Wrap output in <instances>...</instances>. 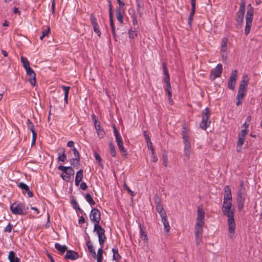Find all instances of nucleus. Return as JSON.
<instances>
[{
	"label": "nucleus",
	"instance_id": "f3484780",
	"mask_svg": "<svg viewBox=\"0 0 262 262\" xmlns=\"http://www.w3.org/2000/svg\"><path fill=\"white\" fill-rule=\"evenodd\" d=\"M79 257L78 253L73 250H67L64 258L72 260H76Z\"/></svg>",
	"mask_w": 262,
	"mask_h": 262
},
{
	"label": "nucleus",
	"instance_id": "473e14b6",
	"mask_svg": "<svg viewBox=\"0 0 262 262\" xmlns=\"http://www.w3.org/2000/svg\"><path fill=\"white\" fill-rule=\"evenodd\" d=\"M102 246H101V247L98 250L97 253V262H102V259H103V256L102 254L103 252V250L102 249Z\"/></svg>",
	"mask_w": 262,
	"mask_h": 262
},
{
	"label": "nucleus",
	"instance_id": "e433bc0d",
	"mask_svg": "<svg viewBox=\"0 0 262 262\" xmlns=\"http://www.w3.org/2000/svg\"><path fill=\"white\" fill-rule=\"evenodd\" d=\"M27 76L28 77V80L30 81V84L33 86H35L36 84V74H34V75L32 74V76Z\"/></svg>",
	"mask_w": 262,
	"mask_h": 262
},
{
	"label": "nucleus",
	"instance_id": "0eeeda50",
	"mask_svg": "<svg viewBox=\"0 0 262 262\" xmlns=\"http://www.w3.org/2000/svg\"><path fill=\"white\" fill-rule=\"evenodd\" d=\"M228 39L227 37H224L221 42L220 53L223 61H226L227 59V43Z\"/></svg>",
	"mask_w": 262,
	"mask_h": 262
},
{
	"label": "nucleus",
	"instance_id": "37998d69",
	"mask_svg": "<svg viewBox=\"0 0 262 262\" xmlns=\"http://www.w3.org/2000/svg\"><path fill=\"white\" fill-rule=\"evenodd\" d=\"M245 95V92L243 91H238V94L236 96V99L237 100H242L244 96Z\"/></svg>",
	"mask_w": 262,
	"mask_h": 262
},
{
	"label": "nucleus",
	"instance_id": "4468645a",
	"mask_svg": "<svg viewBox=\"0 0 262 262\" xmlns=\"http://www.w3.org/2000/svg\"><path fill=\"white\" fill-rule=\"evenodd\" d=\"M246 194L238 193L237 195V208L239 211H242L244 207Z\"/></svg>",
	"mask_w": 262,
	"mask_h": 262
},
{
	"label": "nucleus",
	"instance_id": "de8ad7c7",
	"mask_svg": "<svg viewBox=\"0 0 262 262\" xmlns=\"http://www.w3.org/2000/svg\"><path fill=\"white\" fill-rule=\"evenodd\" d=\"M21 208H22V211L23 212V215L26 214L29 210V207L27 205H26L24 204H21Z\"/></svg>",
	"mask_w": 262,
	"mask_h": 262
},
{
	"label": "nucleus",
	"instance_id": "8fccbe9b",
	"mask_svg": "<svg viewBox=\"0 0 262 262\" xmlns=\"http://www.w3.org/2000/svg\"><path fill=\"white\" fill-rule=\"evenodd\" d=\"M154 199L156 205L161 204V199L157 194L154 195Z\"/></svg>",
	"mask_w": 262,
	"mask_h": 262
},
{
	"label": "nucleus",
	"instance_id": "c85d7f7f",
	"mask_svg": "<svg viewBox=\"0 0 262 262\" xmlns=\"http://www.w3.org/2000/svg\"><path fill=\"white\" fill-rule=\"evenodd\" d=\"M162 67H163L164 74L165 76L164 80H169L170 79L169 75L168 72V70H167V69L166 67V64L165 62H163L162 63Z\"/></svg>",
	"mask_w": 262,
	"mask_h": 262
},
{
	"label": "nucleus",
	"instance_id": "393cba45",
	"mask_svg": "<svg viewBox=\"0 0 262 262\" xmlns=\"http://www.w3.org/2000/svg\"><path fill=\"white\" fill-rule=\"evenodd\" d=\"M245 140V138L238 136V141L237 142V151L240 152L242 149V147Z\"/></svg>",
	"mask_w": 262,
	"mask_h": 262
},
{
	"label": "nucleus",
	"instance_id": "412c9836",
	"mask_svg": "<svg viewBox=\"0 0 262 262\" xmlns=\"http://www.w3.org/2000/svg\"><path fill=\"white\" fill-rule=\"evenodd\" d=\"M136 3L137 6V11L139 14L140 16L142 17L144 7V0L140 1Z\"/></svg>",
	"mask_w": 262,
	"mask_h": 262
},
{
	"label": "nucleus",
	"instance_id": "c756f323",
	"mask_svg": "<svg viewBox=\"0 0 262 262\" xmlns=\"http://www.w3.org/2000/svg\"><path fill=\"white\" fill-rule=\"evenodd\" d=\"M116 18L118 21H119L121 24L123 23V16L121 14L120 8H117L116 10Z\"/></svg>",
	"mask_w": 262,
	"mask_h": 262
},
{
	"label": "nucleus",
	"instance_id": "4c0bfd02",
	"mask_svg": "<svg viewBox=\"0 0 262 262\" xmlns=\"http://www.w3.org/2000/svg\"><path fill=\"white\" fill-rule=\"evenodd\" d=\"M21 61L23 63V66L25 69L30 67L29 62L26 57H21Z\"/></svg>",
	"mask_w": 262,
	"mask_h": 262
},
{
	"label": "nucleus",
	"instance_id": "6e6d98bb",
	"mask_svg": "<svg viewBox=\"0 0 262 262\" xmlns=\"http://www.w3.org/2000/svg\"><path fill=\"white\" fill-rule=\"evenodd\" d=\"M75 158H80V155L77 149L75 147L72 149Z\"/></svg>",
	"mask_w": 262,
	"mask_h": 262
},
{
	"label": "nucleus",
	"instance_id": "aec40b11",
	"mask_svg": "<svg viewBox=\"0 0 262 262\" xmlns=\"http://www.w3.org/2000/svg\"><path fill=\"white\" fill-rule=\"evenodd\" d=\"M140 237L145 242H147L148 238L145 232V229L143 224L139 225Z\"/></svg>",
	"mask_w": 262,
	"mask_h": 262
},
{
	"label": "nucleus",
	"instance_id": "774afa93",
	"mask_svg": "<svg viewBox=\"0 0 262 262\" xmlns=\"http://www.w3.org/2000/svg\"><path fill=\"white\" fill-rule=\"evenodd\" d=\"M164 82L165 83L166 86V90H170L171 89V85H170V79L164 80Z\"/></svg>",
	"mask_w": 262,
	"mask_h": 262
},
{
	"label": "nucleus",
	"instance_id": "0e129e2a",
	"mask_svg": "<svg viewBox=\"0 0 262 262\" xmlns=\"http://www.w3.org/2000/svg\"><path fill=\"white\" fill-rule=\"evenodd\" d=\"M67 172H68L69 175L74 176V170L72 167L68 166V169H67Z\"/></svg>",
	"mask_w": 262,
	"mask_h": 262
},
{
	"label": "nucleus",
	"instance_id": "20e7f679",
	"mask_svg": "<svg viewBox=\"0 0 262 262\" xmlns=\"http://www.w3.org/2000/svg\"><path fill=\"white\" fill-rule=\"evenodd\" d=\"M253 8L251 4L247 6V11L246 15V26L245 28V33L247 35L250 31L252 22L253 17Z\"/></svg>",
	"mask_w": 262,
	"mask_h": 262
},
{
	"label": "nucleus",
	"instance_id": "49530a36",
	"mask_svg": "<svg viewBox=\"0 0 262 262\" xmlns=\"http://www.w3.org/2000/svg\"><path fill=\"white\" fill-rule=\"evenodd\" d=\"M95 157L96 160L98 162L99 165L102 167V159L98 152H95Z\"/></svg>",
	"mask_w": 262,
	"mask_h": 262
},
{
	"label": "nucleus",
	"instance_id": "a211bd4d",
	"mask_svg": "<svg viewBox=\"0 0 262 262\" xmlns=\"http://www.w3.org/2000/svg\"><path fill=\"white\" fill-rule=\"evenodd\" d=\"M224 201H232L231 189L228 185L224 187Z\"/></svg>",
	"mask_w": 262,
	"mask_h": 262
},
{
	"label": "nucleus",
	"instance_id": "b1692460",
	"mask_svg": "<svg viewBox=\"0 0 262 262\" xmlns=\"http://www.w3.org/2000/svg\"><path fill=\"white\" fill-rule=\"evenodd\" d=\"M55 248L61 253L63 254L66 251H67V247L65 245H61L59 243H55Z\"/></svg>",
	"mask_w": 262,
	"mask_h": 262
},
{
	"label": "nucleus",
	"instance_id": "5701e85b",
	"mask_svg": "<svg viewBox=\"0 0 262 262\" xmlns=\"http://www.w3.org/2000/svg\"><path fill=\"white\" fill-rule=\"evenodd\" d=\"M245 13L237 12V18H236V23L237 25L241 27L242 25L243 20H244V16Z\"/></svg>",
	"mask_w": 262,
	"mask_h": 262
},
{
	"label": "nucleus",
	"instance_id": "cd10ccee",
	"mask_svg": "<svg viewBox=\"0 0 262 262\" xmlns=\"http://www.w3.org/2000/svg\"><path fill=\"white\" fill-rule=\"evenodd\" d=\"M86 246L88 247L89 251L93 254V257H95L96 256L95 250L93 246L92 243L90 241H89L86 242Z\"/></svg>",
	"mask_w": 262,
	"mask_h": 262
},
{
	"label": "nucleus",
	"instance_id": "a18cd8bd",
	"mask_svg": "<svg viewBox=\"0 0 262 262\" xmlns=\"http://www.w3.org/2000/svg\"><path fill=\"white\" fill-rule=\"evenodd\" d=\"M65 174H64L63 173H62L61 174V177L62 178V179L64 180V181H66L67 182H69L70 180V179H71V176L70 175H69L68 174V172H65L64 173Z\"/></svg>",
	"mask_w": 262,
	"mask_h": 262
},
{
	"label": "nucleus",
	"instance_id": "69168bd1",
	"mask_svg": "<svg viewBox=\"0 0 262 262\" xmlns=\"http://www.w3.org/2000/svg\"><path fill=\"white\" fill-rule=\"evenodd\" d=\"M58 169L62 171L64 173L67 172L68 167L60 165L58 167Z\"/></svg>",
	"mask_w": 262,
	"mask_h": 262
},
{
	"label": "nucleus",
	"instance_id": "bb28decb",
	"mask_svg": "<svg viewBox=\"0 0 262 262\" xmlns=\"http://www.w3.org/2000/svg\"><path fill=\"white\" fill-rule=\"evenodd\" d=\"M238 193H241V194H247V191L246 190V188L244 186V182L243 180H241L239 183V186L238 188Z\"/></svg>",
	"mask_w": 262,
	"mask_h": 262
},
{
	"label": "nucleus",
	"instance_id": "ea45409f",
	"mask_svg": "<svg viewBox=\"0 0 262 262\" xmlns=\"http://www.w3.org/2000/svg\"><path fill=\"white\" fill-rule=\"evenodd\" d=\"M27 127L29 129H30L31 132H34L35 131V128L34 124L30 120V119L27 120Z\"/></svg>",
	"mask_w": 262,
	"mask_h": 262
},
{
	"label": "nucleus",
	"instance_id": "864d4df0",
	"mask_svg": "<svg viewBox=\"0 0 262 262\" xmlns=\"http://www.w3.org/2000/svg\"><path fill=\"white\" fill-rule=\"evenodd\" d=\"M160 216L161 217V221L163 223V224L164 223H166V222H168L167 216V215H166V213H163L162 214H160Z\"/></svg>",
	"mask_w": 262,
	"mask_h": 262
},
{
	"label": "nucleus",
	"instance_id": "9d476101",
	"mask_svg": "<svg viewBox=\"0 0 262 262\" xmlns=\"http://www.w3.org/2000/svg\"><path fill=\"white\" fill-rule=\"evenodd\" d=\"M108 2V6H109V18L110 21V26L111 28L112 32L113 35V37L116 41H117L116 39V34L115 32V27L113 21V7L112 5V2L111 0H107Z\"/></svg>",
	"mask_w": 262,
	"mask_h": 262
},
{
	"label": "nucleus",
	"instance_id": "6e6552de",
	"mask_svg": "<svg viewBox=\"0 0 262 262\" xmlns=\"http://www.w3.org/2000/svg\"><path fill=\"white\" fill-rule=\"evenodd\" d=\"M204 224H201L199 223H196L195 226V237L196 243L199 245L202 239L203 227Z\"/></svg>",
	"mask_w": 262,
	"mask_h": 262
},
{
	"label": "nucleus",
	"instance_id": "a19ab883",
	"mask_svg": "<svg viewBox=\"0 0 262 262\" xmlns=\"http://www.w3.org/2000/svg\"><path fill=\"white\" fill-rule=\"evenodd\" d=\"M129 37L132 39L135 38L137 36V31L130 29L128 31Z\"/></svg>",
	"mask_w": 262,
	"mask_h": 262
},
{
	"label": "nucleus",
	"instance_id": "13d9d810",
	"mask_svg": "<svg viewBox=\"0 0 262 262\" xmlns=\"http://www.w3.org/2000/svg\"><path fill=\"white\" fill-rule=\"evenodd\" d=\"M163 224L164 225L165 231L166 232H168L170 229L168 221L166 223H164Z\"/></svg>",
	"mask_w": 262,
	"mask_h": 262
},
{
	"label": "nucleus",
	"instance_id": "4be33fe9",
	"mask_svg": "<svg viewBox=\"0 0 262 262\" xmlns=\"http://www.w3.org/2000/svg\"><path fill=\"white\" fill-rule=\"evenodd\" d=\"M8 259L10 262H20V259L15 256V253L13 251L9 252Z\"/></svg>",
	"mask_w": 262,
	"mask_h": 262
},
{
	"label": "nucleus",
	"instance_id": "ddd939ff",
	"mask_svg": "<svg viewBox=\"0 0 262 262\" xmlns=\"http://www.w3.org/2000/svg\"><path fill=\"white\" fill-rule=\"evenodd\" d=\"M10 208L13 214L15 215H23L22 208H21V203L15 202L11 205Z\"/></svg>",
	"mask_w": 262,
	"mask_h": 262
},
{
	"label": "nucleus",
	"instance_id": "3c124183",
	"mask_svg": "<svg viewBox=\"0 0 262 262\" xmlns=\"http://www.w3.org/2000/svg\"><path fill=\"white\" fill-rule=\"evenodd\" d=\"M26 71L27 76H32V74L34 75L35 74L34 71L33 70L32 68L28 67V68L25 69Z\"/></svg>",
	"mask_w": 262,
	"mask_h": 262
},
{
	"label": "nucleus",
	"instance_id": "052dcab7",
	"mask_svg": "<svg viewBox=\"0 0 262 262\" xmlns=\"http://www.w3.org/2000/svg\"><path fill=\"white\" fill-rule=\"evenodd\" d=\"M191 5L192 8H191V12L190 13V15L194 16V15L195 14V12L196 3H191Z\"/></svg>",
	"mask_w": 262,
	"mask_h": 262
},
{
	"label": "nucleus",
	"instance_id": "dca6fc26",
	"mask_svg": "<svg viewBox=\"0 0 262 262\" xmlns=\"http://www.w3.org/2000/svg\"><path fill=\"white\" fill-rule=\"evenodd\" d=\"M249 82V78L247 75H244L243 77V79L239 84V89L238 91L245 92L246 91L247 85Z\"/></svg>",
	"mask_w": 262,
	"mask_h": 262
},
{
	"label": "nucleus",
	"instance_id": "7c9ffc66",
	"mask_svg": "<svg viewBox=\"0 0 262 262\" xmlns=\"http://www.w3.org/2000/svg\"><path fill=\"white\" fill-rule=\"evenodd\" d=\"M71 204L76 211H79L81 213L83 212V210L80 208L77 201L74 199L71 200Z\"/></svg>",
	"mask_w": 262,
	"mask_h": 262
},
{
	"label": "nucleus",
	"instance_id": "1a4fd4ad",
	"mask_svg": "<svg viewBox=\"0 0 262 262\" xmlns=\"http://www.w3.org/2000/svg\"><path fill=\"white\" fill-rule=\"evenodd\" d=\"M223 71V66L221 63H219L213 69L210 74V79L213 81L216 78L220 77Z\"/></svg>",
	"mask_w": 262,
	"mask_h": 262
},
{
	"label": "nucleus",
	"instance_id": "58836bf2",
	"mask_svg": "<svg viewBox=\"0 0 262 262\" xmlns=\"http://www.w3.org/2000/svg\"><path fill=\"white\" fill-rule=\"evenodd\" d=\"M50 32V28L48 26L46 29H43L42 31V35L40 37V39L42 40L45 36H47Z\"/></svg>",
	"mask_w": 262,
	"mask_h": 262
},
{
	"label": "nucleus",
	"instance_id": "c03bdc74",
	"mask_svg": "<svg viewBox=\"0 0 262 262\" xmlns=\"http://www.w3.org/2000/svg\"><path fill=\"white\" fill-rule=\"evenodd\" d=\"M245 1L242 0L240 4L239 10L238 12L245 13Z\"/></svg>",
	"mask_w": 262,
	"mask_h": 262
},
{
	"label": "nucleus",
	"instance_id": "9b49d317",
	"mask_svg": "<svg viewBox=\"0 0 262 262\" xmlns=\"http://www.w3.org/2000/svg\"><path fill=\"white\" fill-rule=\"evenodd\" d=\"M237 71L236 70H233L230 75L228 82V88L231 90H234L235 82L237 79Z\"/></svg>",
	"mask_w": 262,
	"mask_h": 262
},
{
	"label": "nucleus",
	"instance_id": "4d7b16f0",
	"mask_svg": "<svg viewBox=\"0 0 262 262\" xmlns=\"http://www.w3.org/2000/svg\"><path fill=\"white\" fill-rule=\"evenodd\" d=\"M163 164L165 167L167 166V163H168V157L166 154H163Z\"/></svg>",
	"mask_w": 262,
	"mask_h": 262
},
{
	"label": "nucleus",
	"instance_id": "f8f14e48",
	"mask_svg": "<svg viewBox=\"0 0 262 262\" xmlns=\"http://www.w3.org/2000/svg\"><path fill=\"white\" fill-rule=\"evenodd\" d=\"M91 23L93 27L94 31L96 33L99 37H100L101 33L99 30V27L95 15L93 13L90 15Z\"/></svg>",
	"mask_w": 262,
	"mask_h": 262
},
{
	"label": "nucleus",
	"instance_id": "c9c22d12",
	"mask_svg": "<svg viewBox=\"0 0 262 262\" xmlns=\"http://www.w3.org/2000/svg\"><path fill=\"white\" fill-rule=\"evenodd\" d=\"M85 199L86 201L91 205H94L95 204V201L93 200L91 194H86L85 196Z\"/></svg>",
	"mask_w": 262,
	"mask_h": 262
},
{
	"label": "nucleus",
	"instance_id": "39448f33",
	"mask_svg": "<svg viewBox=\"0 0 262 262\" xmlns=\"http://www.w3.org/2000/svg\"><path fill=\"white\" fill-rule=\"evenodd\" d=\"M210 116V112L209 108L208 107L205 108L203 111L202 120L200 124V126L202 129L206 130L209 126L211 123L210 121L208 120Z\"/></svg>",
	"mask_w": 262,
	"mask_h": 262
},
{
	"label": "nucleus",
	"instance_id": "f03ea898",
	"mask_svg": "<svg viewBox=\"0 0 262 262\" xmlns=\"http://www.w3.org/2000/svg\"><path fill=\"white\" fill-rule=\"evenodd\" d=\"M224 215L228 217L227 223L229 236L232 238L235 233V224L234 219V208L232 206V201H224L222 207Z\"/></svg>",
	"mask_w": 262,
	"mask_h": 262
},
{
	"label": "nucleus",
	"instance_id": "338daca9",
	"mask_svg": "<svg viewBox=\"0 0 262 262\" xmlns=\"http://www.w3.org/2000/svg\"><path fill=\"white\" fill-rule=\"evenodd\" d=\"M32 145L35 144L36 137H37V134L35 132H32Z\"/></svg>",
	"mask_w": 262,
	"mask_h": 262
},
{
	"label": "nucleus",
	"instance_id": "f257e3e1",
	"mask_svg": "<svg viewBox=\"0 0 262 262\" xmlns=\"http://www.w3.org/2000/svg\"><path fill=\"white\" fill-rule=\"evenodd\" d=\"M90 217L91 221L94 223V230L96 232L98 236L99 244L102 246L106 239V237L105 235V230L99 225L101 213L98 209L94 208L92 209Z\"/></svg>",
	"mask_w": 262,
	"mask_h": 262
},
{
	"label": "nucleus",
	"instance_id": "e2e57ef3",
	"mask_svg": "<svg viewBox=\"0 0 262 262\" xmlns=\"http://www.w3.org/2000/svg\"><path fill=\"white\" fill-rule=\"evenodd\" d=\"M61 88L64 92V95H69L70 86L62 85Z\"/></svg>",
	"mask_w": 262,
	"mask_h": 262
},
{
	"label": "nucleus",
	"instance_id": "603ef678",
	"mask_svg": "<svg viewBox=\"0 0 262 262\" xmlns=\"http://www.w3.org/2000/svg\"><path fill=\"white\" fill-rule=\"evenodd\" d=\"M248 129H244L238 134V136L245 138L246 136L248 134Z\"/></svg>",
	"mask_w": 262,
	"mask_h": 262
},
{
	"label": "nucleus",
	"instance_id": "bf43d9fd",
	"mask_svg": "<svg viewBox=\"0 0 262 262\" xmlns=\"http://www.w3.org/2000/svg\"><path fill=\"white\" fill-rule=\"evenodd\" d=\"M12 227H13V226L10 223H9L4 229L5 232H9V233L11 232Z\"/></svg>",
	"mask_w": 262,
	"mask_h": 262
},
{
	"label": "nucleus",
	"instance_id": "2f4dec72",
	"mask_svg": "<svg viewBox=\"0 0 262 262\" xmlns=\"http://www.w3.org/2000/svg\"><path fill=\"white\" fill-rule=\"evenodd\" d=\"M80 158H75L70 159V162L71 166H73L74 167H78L79 165Z\"/></svg>",
	"mask_w": 262,
	"mask_h": 262
},
{
	"label": "nucleus",
	"instance_id": "a878e982",
	"mask_svg": "<svg viewBox=\"0 0 262 262\" xmlns=\"http://www.w3.org/2000/svg\"><path fill=\"white\" fill-rule=\"evenodd\" d=\"M112 252L113 253V260H116V261H119L121 257L118 253V250L117 248H113L112 249Z\"/></svg>",
	"mask_w": 262,
	"mask_h": 262
},
{
	"label": "nucleus",
	"instance_id": "423d86ee",
	"mask_svg": "<svg viewBox=\"0 0 262 262\" xmlns=\"http://www.w3.org/2000/svg\"><path fill=\"white\" fill-rule=\"evenodd\" d=\"M113 129H114V135L115 136V138L116 140V142L117 143V145H118L119 150L123 156L126 157V156L127 155V152L126 150L124 149V146L123 145V142H122V138L120 136L118 130L116 129L115 126H114Z\"/></svg>",
	"mask_w": 262,
	"mask_h": 262
},
{
	"label": "nucleus",
	"instance_id": "680f3d73",
	"mask_svg": "<svg viewBox=\"0 0 262 262\" xmlns=\"http://www.w3.org/2000/svg\"><path fill=\"white\" fill-rule=\"evenodd\" d=\"M124 188L128 191V192L132 195V196H134L135 195V193L132 191L130 188H129V187L125 184L124 183Z\"/></svg>",
	"mask_w": 262,
	"mask_h": 262
},
{
	"label": "nucleus",
	"instance_id": "5fc2aeb1",
	"mask_svg": "<svg viewBox=\"0 0 262 262\" xmlns=\"http://www.w3.org/2000/svg\"><path fill=\"white\" fill-rule=\"evenodd\" d=\"M97 133L100 138H103L105 134L103 129H99V130L97 132Z\"/></svg>",
	"mask_w": 262,
	"mask_h": 262
},
{
	"label": "nucleus",
	"instance_id": "72a5a7b5",
	"mask_svg": "<svg viewBox=\"0 0 262 262\" xmlns=\"http://www.w3.org/2000/svg\"><path fill=\"white\" fill-rule=\"evenodd\" d=\"M109 148H110V154H111V156L113 157H115L116 156V151L115 146L112 142L110 143Z\"/></svg>",
	"mask_w": 262,
	"mask_h": 262
},
{
	"label": "nucleus",
	"instance_id": "6ab92c4d",
	"mask_svg": "<svg viewBox=\"0 0 262 262\" xmlns=\"http://www.w3.org/2000/svg\"><path fill=\"white\" fill-rule=\"evenodd\" d=\"M18 186L21 189L25 190L29 198L33 197V192L30 190L29 186L23 182H20L18 184Z\"/></svg>",
	"mask_w": 262,
	"mask_h": 262
},
{
	"label": "nucleus",
	"instance_id": "09e8293b",
	"mask_svg": "<svg viewBox=\"0 0 262 262\" xmlns=\"http://www.w3.org/2000/svg\"><path fill=\"white\" fill-rule=\"evenodd\" d=\"M66 159H67V156H66V154L64 153V150H63L62 154L59 156V157H58V160L59 161L64 162Z\"/></svg>",
	"mask_w": 262,
	"mask_h": 262
},
{
	"label": "nucleus",
	"instance_id": "2eb2a0df",
	"mask_svg": "<svg viewBox=\"0 0 262 262\" xmlns=\"http://www.w3.org/2000/svg\"><path fill=\"white\" fill-rule=\"evenodd\" d=\"M205 212L203 208L199 207L197 210L196 223L204 224Z\"/></svg>",
	"mask_w": 262,
	"mask_h": 262
},
{
	"label": "nucleus",
	"instance_id": "f704fd0d",
	"mask_svg": "<svg viewBox=\"0 0 262 262\" xmlns=\"http://www.w3.org/2000/svg\"><path fill=\"white\" fill-rule=\"evenodd\" d=\"M156 208L157 211L159 212V214L166 213L164 210L163 205L161 204L156 205Z\"/></svg>",
	"mask_w": 262,
	"mask_h": 262
},
{
	"label": "nucleus",
	"instance_id": "7ed1b4c3",
	"mask_svg": "<svg viewBox=\"0 0 262 262\" xmlns=\"http://www.w3.org/2000/svg\"><path fill=\"white\" fill-rule=\"evenodd\" d=\"M182 136L185 145L184 152L185 155L189 158L191 152V144L189 140L188 133L186 125H183Z\"/></svg>",
	"mask_w": 262,
	"mask_h": 262
},
{
	"label": "nucleus",
	"instance_id": "79ce46f5",
	"mask_svg": "<svg viewBox=\"0 0 262 262\" xmlns=\"http://www.w3.org/2000/svg\"><path fill=\"white\" fill-rule=\"evenodd\" d=\"M83 170L82 169H80L79 171H78L76 173L75 179L81 180L83 178Z\"/></svg>",
	"mask_w": 262,
	"mask_h": 262
}]
</instances>
